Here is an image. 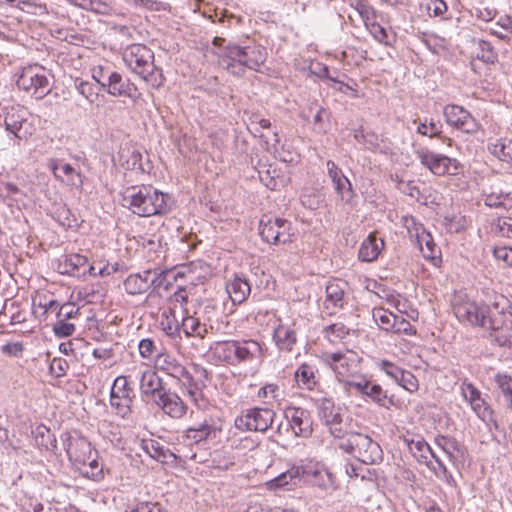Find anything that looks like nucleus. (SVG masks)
Instances as JSON below:
<instances>
[{
	"instance_id": "f257e3e1",
	"label": "nucleus",
	"mask_w": 512,
	"mask_h": 512,
	"mask_svg": "<svg viewBox=\"0 0 512 512\" xmlns=\"http://www.w3.org/2000/svg\"><path fill=\"white\" fill-rule=\"evenodd\" d=\"M461 322L490 330V337L501 347L512 346V306L507 297L494 294L490 304L465 301L454 306Z\"/></svg>"
},
{
	"instance_id": "f03ea898",
	"label": "nucleus",
	"mask_w": 512,
	"mask_h": 512,
	"mask_svg": "<svg viewBox=\"0 0 512 512\" xmlns=\"http://www.w3.org/2000/svg\"><path fill=\"white\" fill-rule=\"evenodd\" d=\"M266 50L260 45L241 47L228 43L225 48L216 53L218 65L234 76L241 77L246 69L259 71L266 61Z\"/></svg>"
},
{
	"instance_id": "7ed1b4c3",
	"label": "nucleus",
	"mask_w": 512,
	"mask_h": 512,
	"mask_svg": "<svg viewBox=\"0 0 512 512\" xmlns=\"http://www.w3.org/2000/svg\"><path fill=\"white\" fill-rule=\"evenodd\" d=\"M121 203L141 217L164 214L167 211V195L150 186H131L122 194Z\"/></svg>"
},
{
	"instance_id": "20e7f679",
	"label": "nucleus",
	"mask_w": 512,
	"mask_h": 512,
	"mask_svg": "<svg viewBox=\"0 0 512 512\" xmlns=\"http://www.w3.org/2000/svg\"><path fill=\"white\" fill-rule=\"evenodd\" d=\"M123 60L127 66L153 88L163 85L162 70L154 64V53L144 44H132L125 48Z\"/></svg>"
},
{
	"instance_id": "39448f33",
	"label": "nucleus",
	"mask_w": 512,
	"mask_h": 512,
	"mask_svg": "<svg viewBox=\"0 0 512 512\" xmlns=\"http://www.w3.org/2000/svg\"><path fill=\"white\" fill-rule=\"evenodd\" d=\"M338 448L352 455L363 464L373 465L382 461L383 451L380 445L367 434L356 432L347 440L337 444Z\"/></svg>"
},
{
	"instance_id": "423d86ee",
	"label": "nucleus",
	"mask_w": 512,
	"mask_h": 512,
	"mask_svg": "<svg viewBox=\"0 0 512 512\" xmlns=\"http://www.w3.org/2000/svg\"><path fill=\"white\" fill-rule=\"evenodd\" d=\"M275 412L267 408H253L247 410L235 419V427L240 431H267L275 417Z\"/></svg>"
},
{
	"instance_id": "0eeeda50",
	"label": "nucleus",
	"mask_w": 512,
	"mask_h": 512,
	"mask_svg": "<svg viewBox=\"0 0 512 512\" xmlns=\"http://www.w3.org/2000/svg\"><path fill=\"white\" fill-rule=\"evenodd\" d=\"M61 437L69 460L76 465L86 466L92 456L91 443L76 432H65Z\"/></svg>"
},
{
	"instance_id": "6e6552de",
	"label": "nucleus",
	"mask_w": 512,
	"mask_h": 512,
	"mask_svg": "<svg viewBox=\"0 0 512 512\" xmlns=\"http://www.w3.org/2000/svg\"><path fill=\"white\" fill-rule=\"evenodd\" d=\"M135 395L126 376H118L110 393V404L122 417L131 413V405Z\"/></svg>"
},
{
	"instance_id": "1a4fd4ad",
	"label": "nucleus",
	"mask_w": 512,
	"mask_h": 512,
	"mask_svg": "<svg viewBox=\"0 0 512 512\" xmlns=\"http://www.w3.org/2000/svg\"><path fill=\"white\" fill-rule=\"evenodd\" d=\"M443 114L449 125L462 132L474 134L479 130V123L472 117L469 111L459 105L445 106Z\"/></svg>"
},
{
	"instance_id": "9d476101",
	"label": "nucleus",
	"mask_w": 512,
	"mask_h": 512,
	"mask_svg": "<svg viewBox=\"0 0 512 512\" xmlns=\"http://www.w3.org/2000/svg\"><path fill=\"white\" fill-rule=\"evenodd\" d=\"M152 403L175 420L182 419L188 411V406L183 399L170 389H165Z\"/></svg>"
},
{
	"instance_id": "9b49d317",
	"label": "nucleus",
	"mask_w": 512,
	"mask_h": 512,
	"mask_svg": "<svg viewBox=\"0 0 512 512\" xmlns=\"http://www.w3.org/2000/svg\"><path fill=\"white\" fill-rule=\"evenodd\" d=\"M415 153L421 164L434 175L442 176L449 173L452 165L454 166V170H457V161L448 156L437 154L427 149H419Z\"/></svg>"
},
{
	"instance_id": "f8f14e48",
	"label": "nucleus",
	"mask_w": 512,
	"mask_h": 512,
	"mask_svg": "<svg viewBox=\"0 0 512 512\" xmlns=\"http://www.w3.org/2000/svg\"><path fill=\"white\" fill-rule=\"evenodd\" d=\"M405 226L410 234L411 238L416 239V243L419 249L422 251L425 258L434 259L436 258V245L433 241L432 235L425 230L422 224L417 223L415 218L406 217Z\"/></svg>"
},
{
	"instance_id": "ddd939ff",
	"label": "nucleus",
	"mask_w": 512,
	"mask_h": 512,
	"mask_svg": "<svg viewBox=\"0 0 512 512\" xmlns=\"http://www.w3.org/2000/svg\"><path fill=\"white\" fill-rule=\"evenodd\" d=\"M326 166L336 194L343 203L351 204L355 197V191L351 182L334 161L328 160Z\"/></svg>"
},
{
	"instance_id": "4468645a",
	"label": "nucleus",
	"mask_w": 512,
	"mask_h": 512,
	"mask_svg": "<svg viewBox=\"0 0 512 512\" xmlns=\"http://www.w3.org/2000/svg\"><path fill=\"white\" fill-rule=\"evenodd\" d=\"M4 124L7 131L14 134L18 139H26L32 134L27 128V111L20 106H12L6 110Z\"/></svg>"
},
{
	"instance_id": "2eb2a0df",
	"label": "nucleus",
	"mask_w": 512,
	"mask_h": 512,
	"mask_svg": "<svg viewBox=\"0 0 512 512\" xmlns=\"http://www.w3.org/2000/svg\"><path fill=\"white\" fill-rule=\"evenodd\" d=\"M139 389L143 400L153 402L166 388L158 373L149 368L141 372Z\"/></svg>"
},
{
	"instance_id": "dca6fc26",
	"label": "nucleus",
	"mask_w": 512,
	"mask_h": 512,
	"mask_svg": "<svg viewBox=\"0 0 512 512\" xmlns=\"http://www.w3.org/2000/svg\"><path fill=\"white\" fill-rule=\"evenodd\" d=\"M325 362L336 373L339 381H345L346 377L355 367L356 355L352 352H334L324 355Z\"/></svg>"
},
{
	"instance_id": "f3484780",
	"label": "nucleus",
	"mask_w": 512,
	"mask_h": 512,
	"mask_svg": "<svg viewBox=\"0 0 512 512\" xmlns=\"http://www.w3.org/2000/svg\"><path fill=\"white\" fill-rule=\"evenodd\" d=\"M217 431L211 419H204L202 422L187 428L182 437L190 444H198L208 439H214Z\"/></svg>"
},
{
	"instance_id": "a211bd4d",
	"label": "nucleus",
	"mask_w": 512,
	"mask_h": 512,
	"mask_svg": "<svg viewBox=\"0 0 512 512\" xmlns=\"http://www.w3.org/2000/svg\"><path fill=\"white\" fill-rule=\"evenodd\" d=\"M106 91L112 96H125L133 98L137 91L136 86L129 80H123L120 73L112 71L108 74Z\"/></svg>"
},
{
	"instance_id": "6ab92c4d",
	"label": "nucleus",
	"mask_w": 512,
	"mask_h": 512,
	"mask_svg": "<svg viewBox=\"0 0 512 512\" xmlns=\"http://www.w3.org/2000/svg\"><path fill=\"white\" fill-rule=\"evenodd\" d=\"M347 283L342 280H332L326 286L325 308L341 309L345 303Z\"/></svg>"
},
{
	"instance_id": "aec40b11",
	"label": "nucleus",
	"mask_w": 512,
	"mask_h": 512,
	"mask_svg": "<svg viewBox=\"0 0 512 512\" xmlns=\"http://www.w3.org/2000/svg\"><path fill=\"white\" fill-rule=\"evenodd\" d=\"M314 403L318 411V416L325 426L342 416L341 407L336 406L331 397L322 396L314 399Z\"/></svg>"
},
{
	"instance_id": "412c9836",
	"label": "nucleus",
	"mask_w": 512,
	"mask_h": 512,
	"mask_svg": "<svg viewBox=\"0 0 512 512\" xmlns=\"http://www.w3.org/2000/svg\"><path fill=\"white\" fill-rule=\"evenodd\" d=\"M19 89L24 91L37 92L40 89H46L48 86V79L43 74H38L32 68L24 69L16 82Z\"/></svg>"
},
{
	"instance_id": "4be33fe9",
	"label": "nucleus",
	"mask_w": 512,
	"mask_h": 512,
	"mask_svg": "<svg viewBox=\"0 0 512 512\" xmlns=\"http://www.w3.org/2000/svg\"><path fill=\"white\" fill-rule=\"evenodd\" d=\"M234 354L235 363L252 361L261 357L262 348L255 340L236 341Z\"/></svg>"
},
{
	"instance_id": "5701e85b",
	"label": "nucleus",
	"mask_w": 512,
	"mask_h": 512,
	"mask_svg": "<svg viewBox=\"0 0 512 512\" xmlns=\"http://www.w3.org/2000/svg\"><path fill=\"white\" fill-rule=\"evenodd\" d=\"M290 425L297 436L309 437L312 434L309 412L303 408L290 409Z\"/></svg>"
},
{
	"instance_id": "b1692460",
	"label": "nucleus",
	"mask_w": 512,
	"mask_h": 512,
	"mask_svg": "<svg viewBox=\"0 0 512 512\" xmlns=\"http://www.w3.org/2000/svg\"><path fill=\"white\" fill-rule=\"evenodd\" d=\"M149 271H142L130 274L124 281V289L130 295H138L147 292L152 287V282L148 278Z\"/></svg>"
},
{
	"instance_id": "393cba45",
	"label": "nucleus",
	"mask_w": 512,
	"mask_h": 512,
	"mask_svg": "<svg viewBox=\"0 0 512 512\" xmlns=\"http://www.w3.org/2000/svg\"><path fill=\"white\" fill-rule=\"evenodd\" d=\"M141 447L151 458L161 463L173 462L177 459V456L170 449L165 448L157 440H143Z\"/></svg>"
},
{
	"instance_id": "a878e982",
	"label": "nucleus",
	"mask_w": 512,
	"mask_h": 512,
	"mask_svg": "<svg viewBox=\"0 0 512 512\" xmlns=\"http://www.w3.org/2000/svg\"><path fill=\"white\" fill-rule=\"evenodd\" d=\"M317 372L318 370L314 366L308 363L301 364L294 374L299 388L309 391L314 390L318 385Z\"/></svg>"
},
{
	"instance_id": "bb28decb",
	"label": "nucleus",
	"mask_w": 512,
	"mask_h": 512,
	"mask_svg": "<svg viewBox=\"0 0 512 512\" xmlns=\"http://www.w3.org/2000/svg\"><path fill=\"white\" fill-rule=\"evenodd\" d=\"M226 290L233 304H241L250 295L251 287L246 279L235 276V278L227 282Z\"/></svg>"
},
{
	"instance_id": "cd10ccee",
	"label": "nucleus",
	"mask_w": 512,
	"mask_h": 512,
	"mask_svg": "<svg viewBox=\"0 0 512 512\" xmlns=\"http://www.w3.org/2000/svg\"><path fill=\"white\" fill-rule=\"evenodd\" d=\"M303 473L309 482L321 489L329 490L336 488L335 476L325 468L305 470Z\"/></svg>"
},
{
	"instance_id": "c85d7f7f",
	"label": "nucleus",
	"mask_w": 512,
	"mask_h": 512,
	"mask_svg": "<svg viewBox=\"0 0 512 512\" xmlns=\"http://www.w3.org/2000/svg\"><path fill=\"white\" fill-rule=\"evenodd\" d=\"M279 218L271 216H263L259 223V233L262 239L269 243L279 244Z\"/></svg>"
},
{
	"instance_id": "c756f323",
	"label": "nucleus",
	"mask_w": 512,
	"mask_h": 512,
	"mask_svg": "<svg viewBox=\"0 0 512 512\" xmlns=\"http://www.w3.org/2000/svg\"><path fill=\"white\" fill-rule=\"evenodd\" d=\"M383 247L384 241L382 239L377 238L375 235H369L360 246L358 253L359 259L365 262H371L378 257Z\"/></svg>"
},
{
	"instance_id": "7c9ffc66",
	"label": "nucleus",
	"mask_w": 512,
	"mask_h": 512,
	"mask_svg": "<svg viewBox=\"0 0 512 512\" xmlns=\"http://www.w3.org/2000/svg\"><path fill=\"white\" fill-rule=\"evenodd\" d=\"M179 331H182L187 338H195L198 341H202L207 334L206 325L193 316L183 317Z\"/></svg>"
},
{
	"instance_id": "2f4dec72",
	"label": "nucleus",
	"mask_w": 512,
	"mask_h": 512,
	"mask_svg": "<svg viewBox=\"0 0 512 512\" xmlns=\"http://www.w3.org/2000/svg\"><path fill=\"white\" fill-rule=\"evenodd\" d=\"M274 338L280 350L290 352L296 344L297 338L295 331L285 325H279L274 331Z\"/></svg>"
},
{
	"instance_id": "473e14b6",
	"label": "nucleus",
	"mask_w": 512,
	"mask_h": 512,
	"mask_svg": "<svg viewBox=\"0 0 512 512\" xmlns=\"http://www.w3.org/2000/svg\"><path fill=\"white\" fill-rule=\"evenodd\" d=\"M156 365L159 370L175 379H177L179 376H183V371L186 368L175 358L168 354L158 355Z\"/></svg>"
},
{
	"instance_id": "72a5a7b5",
	"label": "nucleus",
	"mask_w": 512,
	"mask_h": 512,
	"mask_svg": "<svg viewBox=\"0 0 512 512\" xmlns=\"http://www.w3.org/2000/svg\"><path fill=\"white\" fill-rule=\"evenodd\" d=\"M470 405L479 418H481L488 425H493L495 429H499V425L493 409L482 397L474 400L470 403Z\"/></svg>"
},
{
	"instance_id": "f704fd0d",
	"label": "nucleus",
	"mask_w": 512,
	"mask_h": 512,
	"mask_svg": "<svg viewBox=\"0 0 512 512\" xmlns=\"http://www.w3.org/2000/svg\"><path fill=\"white\" fill-rule=\"evenodd\" d=\"M326 427L330 435L339 441L338 444H341L343 440H347L350 434L356 433V431L352 429L351 423L344 421L343 415L326 425Z\"/></svg>"
},
{
	"instance_id": "c9c22d12",
	"label": "nucleus",
	"mask_w": 512,
	"mask_h": 512,
	"mask_svg": "<svg viewBox=\"0 0 512 512\" xmlns=\"http://www.w3.org/2000/svg\"><path fill=\"white\" fill-rule=\"evenodd\" d=\"M87 257L80 254L65 255L63 261L60 262L59 267L63 268L61 273L69 275H77L80 268L87 264Z\"/></svg>"
},
{
	"instance_id": "e433bc0d",
	"label": "nucleus",
	"mask_w": 512,
	"mask_h": 512,
	"mask_svg": "<svg viewBox=\"0 0 512 512\" xmlns=\"http://www.w3.org/2000/svg\"><path fill=\"white\" fill-rule=\"evenodd\" d=\"M488 151L501 161H511L512 159V139H498L494 143L488 144Z\"/></svg>"
},
{
	"instance_id": "4c0bfd02",
	"label": "nucleus",
	"mask_w": 512,
	"mask_h": 512,
	"mask_svg": "<svg viewBox=\"0 0 512 512\" xmlns=\"http://www.w3.org/2000/svg\"><path fill=\"white\" fill-rule=\"evenodd\" d=\"M33 433L38 447L45 448L46 450H54L56 448V438L45 425H38Z\"/></svg>"
},
{
	"instance_id": "58836bf2",
	"label": "nucleus",
	"mask_w": 512,
	"mask_h": 512,
	"mask_svg": "<svg viewBox=\"0 0 512 512\" xmlns=\"http://www.w3.org/2000/svg\"><path fill=\"white\" fill-rule=\"evenodd\" d=\"M486 206L490 208H503L505 210L512 209V194L503 192H492L486 195L484 199Z\"/></svg>"
},
{
	"instance_id": "ea45409f",
	"label": "nucleus",
	"mask_w": 512,
	"mask_h": 512,
	"mask_svg": "<svg viewBox=\"0 0 512 512\" xmlns=\"http://www.w3.org/2000/svg\"><path fill=\"white\" fill-rule=\"evenodd\" d=\"M439 445L451 460H460L464 456V447L454 438L442 437Z\"/></svg>"
},
{
	"instance_id": "a19ab883",
	"label": "nucleus",
	"mask_w": 512,
	"mask_h": 512,
	"mask_svg": "<svg viewBox=\"0 0 512 512\" xmlns=\"http://www.w3.org/2000/svg\"><path fill=\"white\" fill-rule=\"evenodd\" d=\"M298 474V469H291L286 472H283L266 483L267 489L275 491L277 489L284 488L285 486L290 484L294 479H296L298 477Z\"/></svg>"
},
{
	"instance_id": "79ce46f5",
	"label": "nucleus",
	"mask_w": 512,
	"mask_h": 512,
	"mask_svg": "<svg viewBox=\"0 0 512 512\" xmlns=\"http://www.w3.org/2000/svg\"><path fill=\"white\" fill-rule=\"evenodd\" d=\"M495 382L504 396L508 407L512 410V377L507 374L498 373L495 375Z\"/></svg>"
},
{
	"instance_id": "37998d69",
	"label": "nucleus",
	"mask_w": 512,
	"mask_h": 512,
	"mask_svg": "<svg viewBox=\"0 0 512 512\" xmlns=\"http://www.w3.org/2000/svg\"><path fill=\"white\" fill-rule=\"evenodd\" d=\"M355 140L363 144L365 148L375 151L380 146V138L374 132H366L363 129L356 130L354 133Z\"/></svg>"
},
{
	"instance_id": "c03bdc74",
	"label": "nucleus",
	"mask_w": 512,
	"mask_h": 512,
	"mask_svg": "<svg viewBox=\"0 0 512 512\" xmlns=\"http://www.w3.org/2000/svg\"><path fill=\"white\" fill-rule=\"evenodd\" d=\"M75 86L77 91L89 102L94 103L98 96H99V90L97 88V85L89 82L84 81L82 79H76Z\"/></svg>"
},
{
	"instance_id": "a18cd8bd",
	"label": "nucleus",
	"mask_w": 512,
	"mask_h": 512,
	"mask_svg": "<svg viewBox=\"0 0 512 512\" xmlns=\"http://www.w3.org/2000/svg\"><path fill=\"white\" fill-rule=\"evenodd\" d=\"M235 343L236 341H222L216 343L215 353L220 359H223L229 364H235Z\"/></svg>"
},
{
	"instance_id": "49530a36",
	"label": "nucleus",
	"mask_w": 512,
	"mask_h": 512,
	"mask_svg": "<svg viewBox=\"0 0 512 512\" xmlns=\"http://www.w3.org/2000/svg\"><path fill=\"white\" fill-rule=\"evenodd\" d=\"M396 317V314L385 310V309H375L373 311V319L379 325V327L385 331H392L393 326V318Z\"/></svg>"
},
{
	"instance_id": "de8ad7c7",
	"label": "nucleus",
	"mask_w": 512,
	"mask_h": 512,
	"mask_svg": "<svg viewBox=\"0 0 512 512\" xmlns=\"http://www.w3.org/2000/svg\"><path fill=\"white\" fill-rule=\"evenodd\" d=\"M408 447L419 462H424L427 459L426 453L434 454L428 443L422 439L409 441Z\"/></svg>"
},
{
	"instance_id": "09e8293b",
	"label": "nucleus",
	"mask_w": 512,
	"mask_h": 512,
	"mask_svg": "<svg viewBox=\"0 0 512 512\" xmlns=\"http://www.w3.org/2000/svg\"><path fill=\"white\" fill-rule=\"evenodd\" d=\"M478 48L480 50V52L477 53L478 59L485 63H494L497 60V53L494 52V48L490 42L480 40L478 42Z\"/></svg>"
},
{
	"instance_id": "8fccbe9b",
	"label": "nucleus",
	"mask_w": 512,
	"mask_h": 512,
	"mask_svg": "<svg viewBox=\"0 0 512 512\" xmlns=\"http://www.w3.org/2000/svg\"><path fill=\"white\" fill-rule=\"evenodd\" d=\"M365 396H368L380 406H386L387 394L379 384L369 382V388L365 390Z\"/></svg>"
},
{
	"instance_id": "3c124183",
	"label": "nucleus",
	"mask_w": 512,
	"mask_h": 512,
	"mask_svg": "<svg viewBox=\"0 0 512 512\" xmlns=\"http://www.w3.org/2000/svg\"><path fill=\"white\" fill-rule=\"evenodd\" d=\"M395 382L409 392H414L418 389L417 378L407 370H403Z\"/></svg>"
},
{
	"instance_id": "603ef678",
	"label": "nucleus",
	"mask_w": 512,
	"mask_h": 512,
	"mask_svg": "<svg viewBox=\"0 0 512 512\" xmlns=\"http://www.w3.org/2000/svg\"><path fill=\"white\" fill-rule=\"evenodd\" d=\"M351 5L357 10L365 25L368 27V22L375 17L374 9L364 0H354Z\"/></svg>"
},
{
	"instance_id": "864d4df0",
	"label": "nucleus",
	"mask_w": 512,
	"mask_h": 512,
	"mask_svg": "<svg viewBox=\"0 0 512 512\" xmlns=\"http://www.w3.org/2000/svg\"><path fill=\"white\" fill-rule=\"evenodd\" d=\"M393 333L396 334H405V335H413L416 333V330L411 325V323L406 320L404 317L396 315L395 318H393V326H392Z\"/></svg>"
},
{
	"instance_id": "5fc2aeb1",
	"label": "nucleus",
	"mask_w": 512,
	"mask_h": 512,
	"mask_svg": "<svg viewBox=\"0 0 512 512\" xmlns=\"http://www.w3.org/2000/svg\"><path fill=\"white\" fill-rule=\"evenodd\" d=\"M75 331V325L68 320L58 319L53 326V332L57 337L71 336Z\"/></svg>"
},
{
	"instance_id": "6e6d98bb",
	"label": "nucleus",
	"mask_w": 512,
	"mask_h": 512,
	"mask_svg": "<svg viewBox=\"0 0 512 512\" xmlns=\"http://www.w3.org/2000/svg\"><path fill=\"white\" fill-rule=\"evenodd\" d=\"M279 244H286L292 242V225L286 220L279 218Z\"/></svg>"
},
{
	"instance_id": "4d7b16f0",
	"label": "nucleus",
	"mask_w": 512,
	"mask_h": 512,
	"mask_svg": "<svg viewBox=\"0 0 512 512\" xmlns=\"http://www.w3.org/2000/svg\"><path fill=\"white\" fill-rule=\"evenodd\" d=\"M80 469L85 476L92 477L93 479H98L102 476V466L92 457L87 461L86 466H82Z\"/></svg>"
},
{
	"instance_id": "13d9d810",
	"label": "nucleus",
	"mask_w": 512,
	"mask_h": 512,
	"mask_svg": "<svg viewBox=\"0 0 512 512\" xmlns=\"http://www.w3.org/2000/svg\"><path fill=\"white\" fill-rule=\"evenodd\" d=\"M432 457L435 459L439 469V472H436L437 477L443 478L449 486L456 487V481L444 463L435 454H432Z\"/></svg>"
},
{
	"instance_id": "bf43d9fd",
	"label": "nucleus",
	"mask_w": 512,
	"mask_h": 512,
	"mask_svg": "<svg viewBox=\"0 0 512 512\" xmlns=\"http://www.w3.org/2000/svg\"><path fill=\"white\" fill-rule=\"evenodd\" d=\"M79 313V308L74 303L63 304L58 313L57 318L63 320H69L74 318Z\"/></svg>"
},
{
	"instance_id": "052dcab7",
	"label": "nucleus",
	"mask_w": 512,
	"mask_h": 512,
	"mask_svg": "<svg viewBox=\"0 0 512 512\" xmlns=\"http://www.w3.org/2000/svg\"><path fill=\"white\" fill-rule=\"evenodd\" d=\"M178 381L182 383V386L188 389H196L198 386H205L204 383H200L196 380L193 375L187 370V368L183 371V376H179L177 378Z\"/></svg>"
},
{
	"instance_id": "680f3d73",
	"label": "nucleus",
	"mask_w": 512,
	"mask_h": 512,
	"mask_svg": "<svg viewBox=\"0 0 512 512\" xmlns=\"http://www.w3.org/2000/svg\"><path fill=\"white\" fill-rule=\"evenodd\" d=\"M493 254L497 260L503 261L508 266H512V247H495Z\"/></svg>"
},
{
	"instance_id": "e2e57ef3",
	"label": "nucleus",
	"mask_w": 512,
	"mask_h": 512,
	"mask_svg": "<svg viewBox=\"0 0 512 512\" xmlns=\"http://www.w3.org/2000/svg\"><path fill=\"white\" fill-rule=\"evenodd\" d=\"M426 9L433 16H441L447 11V5L443 0H428Z\"/></svg>"
},
{
	"instance_id": "0e129e2a",
	"label": "nucleus",
	"mask_w": 512,
	"mask_h": 512,
	"mask_svg": "<svg viewBox=\"0 0 512 512\" xmlns=\"http://www.w3.org/2000/svg\"><path fill=\"white\" fill-rule=\"evenodd\" d=\"M110 72L109 67L99 65L92 69V77L99 85H101L102 88H106L107 82H105L104 79H108V74Z\"/></svg>"
},
{
	"instance_id": "69168bd1",
	"label": "nucleus",
	"mask_w": 512,
	"mask_h": 512,
	"mask_svg": "<svg viewBox=\"0 0 512 512\" xmlns=\"http://www.w3.org/2000/svg\"><path fill=\"white\" fill-rule=\"evenodd\" d=\"M23 350L24 346L21 342L7 343L1 347V351L3 354L13 357L20 356Z\"/></svg>"
},
{
	"instance_id": "338daca9",
	"label": "nucleus",
	"mask_w": 512,
	"mask_h": 512,
	"mask_svg": "<svg viewBox=\"0 0 512 512\" xmlns=\"http://www.w3.org/2000/svg\"><path fill=\"white\" fill-rule=\"evenodd\" d=\"M139 353L143 358H149L155 351L154 341L150 338L142 339L139 343Z\"/></svg>"
},
{
	"instance_id": "774afa93",
	"label": "nucleus",
	"mask_w": 512,
	"mask_h": 512,
	"mask_svg": "<svg viewBox=\"0 0 512 512\" xmlns=\"http://www.w3.org/2000/svg\"><path fill=\"white\" fill-rule=\"evenodd\" d=\"M497 228L504 237L512 236V217L498 219Z\"/></svg>"
}]
</instances>
